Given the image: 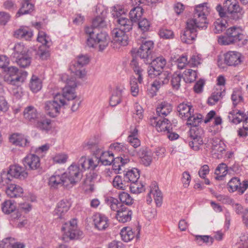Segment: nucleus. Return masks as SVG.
I'll return each mask as SVG.
<instances>
[{
    "mask_svg": "<svg viewBox=\"0 0 248 248\" xmlns=\"http://www.w3.org/2000/svg\"><path fill=\"white\" fill-rule=\"evenodd\" d=\"M209 13V9L206 3L200 4L195 9L193 18L188 19L185 31L181 35L183 42L191 44L197 36V30L205 29L208 22L206 16Z\"/></svg>",
    "mask_w": 248,
    "mask_h": 248,
    "instance_id": "nucleus-1",
    "label": "nucleus"
},
{
    "mask_svg": "<svg viewBox=\"0 0 248 248\" xmlns=\"http://www.w3.org/2000/svg\"><path fill=\"white\" fill-rule=\"evenodd\" d=\"M66 75L62 76V79H66V85L62 89V93L56 94L52 101H48L45 103V107L47 108H59L62 107L67 106L68 101L73 100L76 97L75 94V88L77 83L74 78L67 79Z\"/></svg>",
    "mask_w": 248,
    "mask_h": 248,
    "instance_id": "nucleus-2",
    "label": "nucleus"
},
{
    "mask_svg": "<svg viewBox=\"0 0 248 248\" xmlns=\"http://www.w3.org/2000/svg\"><path fill=\"white\" fill-rule=\"evenodd\" d=\"M218 42L221 45L237 44L241 46L247 44L248 39L247 37L242 33L240 29L233 27L227 30L225 35L218 37Z\"/></svg>",
    "mask_w": 248,
    "mask_h": 248,
    "instance_id": "nucleus-3",
    "label": "nucleus"
},
{
    "mask_svg": "<svg viewBox=\"0 0 248 248\" xmlns=\"http://www.w3.org/2000/svg\"><path fill=\"white\" fill-rule=\"evenodd\" d=\"M216 10L221 17H231L235 20L241 18L244 14L236 0H226L223 3V7L218 5Z\"/></svg>",
    "mask_w": 248,
    "mask_h": 248,
    "instance_id": "nucleus-4",
    "label": "nucleus"
},
{
    "mask_svg": "<svg viewBox=\"0 0 248 248\" xmlns=\"http://www.w3.org/2000/svg\"><path fill=\"white\" fill-rule=\"evenodd\" d=\"M13 57L16 63L21 67L26 68L31 63V58L28 49L21 43H17L14 47Z\"/></svg>",
    "mask_w": 248,
    "mask_h": 248,
    "instance_id": "nucleus-5",
    "label": "nucleus"
},
{
    "mask_svg": "<svg viewBox=\"0 0 248 248\" xmlns=\"http://www.w3.org/2000/svg\"><path fill=\"white\" fill-rule=\"evenodd\" d=\"M130 65L135 74L138 76L137 78L134 76H131L129 81L131 93L133 96L136 97L138 96L139 93V87L137 81L139 84L142 83L144 70L139 66L138 62L135 59L131 61Z\"/></svg>",
    "mask_w": 248,
    "mask_h": 248,
    "instance_id": "nucleus-6",
    "label": "nucleus"
},
{
    "mask_svg": "<svg viewBox=\"0 0 248 248\" xmlns=\"http://www.w3.org/2000/svg\"><path fill=\"white\" fill-rule=\"evenodd\" d=\"M27 76V72L24 71L19 75L18 69L16 67L11 66L8 68L7 74L5 76L4 81L8 83L18 86L19 83L24 82Z\"/></svg>",
    "mask_w": 248,
    "mask_h": 248,
    "instance_id": "nucleus-7",
    "label": "nucleus"
},
{
    "mask_svg": "<svg viewBox=\"0 0 248 248\" xmlns=\"http://www.w3.org/2000/svg\"><path fill=\"white\" fill-rule=\"evenodd\" d=\"M62 231L63 232L64 237L70 239H78L82 235V232L78 228L77 220L75 218L64 224Z\"/></svg>",
    "mask_w": 248,
    "mask_h": 248,
    "instance_id": "nucleus-8",
    "label": "nucleus"
},
{
    "mask_svg": "<svg viewBox=\"0 0 248 248\" xmlns=\"http://www.w3.org/2000/svg\"><path fill=\"white\" fill-rule=\"evenodd\" d=\"M100 141L98 137H94L85 141L82 146L84 149L90 150L94 157H96L97 155H100L102 150V147L100 145Z\"/></svg>",
    "mask_w": 248,
    "mask_h": 248,
    "instance_id": "nucleus-9",
    "label": "nucleus"
},
{
    "mask_svg": "<svg viewBox=\"0 0 248 248\" xmlns=\"http://www.w3.org/2000/svg\"><path fill=\"white\" fill-rule=\"evenodd\" d=\"M154 48V43L152 41H146L143 42L137 51V55L146 63H149L150 61L148 60L151 55Z\"/></svg>",
    "mask_w": 248,
    "mask_h": 248,
    "instance_id": "nucleus-10",
    "label": "nucleus"
},
{
    "mask_svg": "<svg viewBox=\"0 0 248 248\" xmlns=\"http://www.w3.org/2000/svg\"><path fill=\"white\" fill-rule=\"evenodd\" d=\"M228 187L230 192L237 191L239 194H242L248 187V180L244 181L241 183L239 178L233 177L228 182Z\"/></svg>",
    "mask_w": 248,
    "mask_h": 248,
    "instance_id": "nucleus-11",
    "label": "nucleus"
},
{
    "mask_svg": "<svg viewBox=\"0 0 248 248\" xmlns=\"http://www.w3.org/2000/svg\"><path fill=\"white\" fill-rule=\"evenodd\" d=\"M82 176V172L80 169V167L77 164H72L68 169L66 172V178L68 183L73 186L80 181Z\"/></svg>",
    "mask_w": 248,
    "mask_h": 248,
    "instance_id": "nucleus-12",
    "label": "nucleus"
},
{
    "mask_svg": "<svg viewBox=\"0 0 248 248\" xmlns=\"http://www.w3.org/2000/svg\"><path fill=\"white\" fill-rule=\"evenodd\" d=\"M49 185L51 187L55 188L59 186H67L68 182L66 172H62L60 170L56 171L49 178Z\"/></svg>",
    "mask_w": 248,
    "mask_h": 248,
    "instance_id": "nucleus-13",
    "label": "nucleus"
},
{
    "mask_svg": "<svg viewBox=\"0 0 248 248\" xmlns=\"http://www.w3.org/2000/svg\"><path fill=\"white\" fill-rule=\"evenodd\" d=\"M224 57V62L228 66H236L242 62L241 53L237 51H229Z\"/></svg>",
    "mask_w": 248,
    "mask_h": 248,
    "instance_id": "nucleus-14",
    "label": "nucleus"
},
{
    "mask_svg": "<svg viewBox=\"0 0 248 248\" xmlns=\"http://www.w3.org/2000/svg\"><path fill=\"white\" fill-rule=\"evenodd\" d=\"M23 164L26 169L34 170L40 167V158L34 154H29L23 159Z\"/></svg>",
    "mask_w": 248,
    "mask_h": 248,
    "instance_id": "nucleus-15",
    "label": "nucleus"
},
{
    "mask_svg": "<svg viewBox=\"0 0 248 248\" xmlns=\"http://www.w3.org/2000/svg\"><path fill=\"white\" fill-rule=\"evenodd\" d=\"M141 164L145 166H149L152 161L153 153L151 150L146 147L140 148L137 152Z\"/></svg>",
    "mask_w": 248,
    "mask_h": 248,
    "instance_id": "nucleus-16",
    "label": "nucleus"
},
{
    "mask_svg": "<svg viewBox=\"0 0 248 248\" xmlns=\"http://www.w3.org/2000/svg\"><path fill=\"white\" fill-rule=\"evenodd\" d=\"M35 126L41 131L48 132L52 129V121L46 115L41 114L35 123Z\"/></svg>",
    "mask_w": 248,
    "mask_h": 248,
    "instance_id": "nucleus-17",
    "label": "nucleus"
},
{
    "mask_svg": "<svg viewBox=\"0 0 248 248\" xmlns=\"http://www.w3.org/2000/svg\"><path fill=\"white\" fill-rule=\"evenodd\" d=\"M125 32L117 28L114 29L112 31V35L114 43L123 46H126L128 44V37Z\"/></svg>",
    "mask_w": 248,
    "mask_h": 248,
    "instance_id": "nucleus-18",
    "label": "nucleus"
},
{
    "mask_svg": "<svg viewBox=\"0 0 248 248\" xmlns=\"http://www.w3.org/2000/svg\"><path fill=\"white\" fill-rule=\"evenodd\" d=\"M132 215V211L125 205H123L117 211L115 217L119 222L125 223L131 220Z\"/></svg>",
    "mask_w": 248,
    "mask_h": 248,
    "instance_id": "nucleus-19",
    "label": "nucleus"
},
{
    "mask_svg": "<svg viewBox=\"0 0 248 248\" xmlns=\"http://www.w3.org/2000/svg\"><path fill=\"white\" fill-rule=\"evenodd\" d=\"M9 140L13 144L20 147H25L30 146V141L28 138L19 133H14L11 135Z\"/></svg>",
    "mask_w": 248,
    "mask_h": 248,
    "instance_id": "nucleus-20",
    "label": "nucleus"
},
{
    "mask_svg": "<svg viewBox=\"0 0 248 248\" xmlns=\"http://www.w3.org/2000/svg\"><path fill=\"white\" fill-rule=\"evenodd\" d=\"M8 172L11 177L22 180L28 176V173L25 168L18 165L11 166Z\"/></svg>",
    "mask_w": 248,
    "mask_h": 248,
    "instance_id": "nucleus-21",
    "label": "nucleus"
},
{
    "mask_svg": "<svg viewBox=\"0 0 248 248\" xmlns=\"http://www.w3.org/2000/svg\"><path fill=\"white\" fill-rule=\"evenodd\" d=\"M77 165L80 167V169L82 172L87 169L93 170L98 166L94 157L87 159L83 156L80 158Z\"/></svg>",
    "mask_w": 248,
    "mask_h": 248,
    "instance_id": "nucleus-22",
    "label": "nucleus"
},
{
    "mask_svg": "<svg viewBox=\"0 0 248 248\" xmlns=\"http://www.w3.org/2000/svg\"><path fill=\"white\" fill-rule=\"evenodd\" d=\"M156 130L159 132L169 133L172 130V124L168 119H160L158 121H155L154 124Z\"/></svg>",
    "mask_w": 248,
    "mask_h": 248,
    "instance_id": "nucleus-23",
    "label": "nucleus"
},
{
    "mask_svg": "<svg viewBox=\"0 0 248 248\" xmlns=\"http://www.w3.org/2000/svg\"><path fill=\"white\" fill-rule=\"evenodd\" d=\"M14 36L16 38L25 40H30L33 36V32L27 26H20L14 33Z\"/></svg>",
    "mask_w": 248,
    "mask_h": 248,
    "instance_id": "nucleus-24",
    "label": "nucleus"
},
{
    "mask_svg": "<svg viewBox=\"0 0 248 248\" xmlns=\"http://www.w3.org/2000/svg\"><path fill=\"white\" fill-rule=\"evenodd\" d=\"M93 221L95 228L99 231L105 230L109 225L108 217L99 213L93 216Z\"/></svg>",
    "mask_w": 248,
    "mask_h": 248,
    "instance_id": "nucleus-25",
    "label": "nucleus"
},
{
    "mask_svg": "<svg viewBox=\"0 0 248 248\" xmlns=\"http://www.w3.org/2000/svg\"><path fill=\"white\" fill-rule=\"evenodd\" d=\"M170 80L168 71H161L158 78L152 83V86L156 91H158L162 86L169 83Z\"/></svg>",
    "mask_w": 248,
    "mask_h": 248,
    "instance_id": "nucleus-26",
    "label": "nucleus"
},
{
    "mask_svg": "<svg viewBox=\"0 0 248 248\" xmlns=\"http://www.w3.org/2000/svg\"><path fill=\"white\" fill-rule=\"evenodd\" d=\"M96 45L97 46L99 51H103L108 46L109 42V37L105 32H100L95 36Z\"/></svg>",
    "mask_w": 248,
    "mask_h": 248,
    "instance_id": "nucleus-27",
    "label": "nucleus"
},
{
    "mask_svg": "<svg viewBox=\"0 0 248 248\" xmlns=\"http://www.w3.org/2000/svg\"><path fill=\"white\" fill-rule=\"evenodd\" d=\"M113 153H110V152H103L102 150L100 155H97L94 159H96L98 165L101 163L103 165H108L113 162Z\"/></svg>",
    "mask_w": 248,
    "mask_h": 248,
    "instance_id": "nucleus-28",
    "label": "nucleus"
},
{
    "mask_svg": "<svg viewBox=\"0 0 248 248\" xmlns=\"http://www.w3.org/2000/svg\"><path fill=\"white\" fill-rule=\"evenodd\" d=\"M5 192L9 197H20L23 195V189L18 185L11 184L7 186Z\"/></svg>",
    "mask_w": 248,
    "mask_h": 248,
    "instance_id": "nucleus-29",
    "label": "nucleus"
},
{
    "mask_svg": "<svg viewBox=\"0 0 248 248\" xmlns=\"http://www.w3.org/2000/svg\"><path fill=\"white\" fill-rule=\"evenodd\" d=\"M70 207V203L67 201L62 200L59 202L54 213L59 218H62V216L67 212Z\"/></svg>",
    "mask_w": 248,
    "mask_h": 248,
    "instance_id": "nucleus-30",
    "label": "nucleus"
},
{
    "mask_svg": "<svg viewBox=\"0 0 248 248\" xmlns=\"http://www.w3.org/2000/svg\"><path fill=\"white\" fill-rule=\"evenodd\" d=\"M2 248H24L25 245L21 242H16L14 238L7 237L3 239L0 243Z\"/></svg>",
    "mask_w": 248,
    "mask_h": 248,
    "instance_id": "nucleus-31",
    "label": "nucleus"
},
{
    "mask_svg": "<svg viewBox=\"0 0 248 248\" xmlns=\"http://www.w3.org/2000/svg\"><path fill=\"white\" fill-rule=\"evenodd\" d=\"M116 22L118 24L119 30H122L125 32H129L133 28V21L130 18L125 17H121L119 19H117Z\"/></svg>",
    "mask_w": 248,
    "mask_h": 248,
    "instance_id": "nucleus-32",
    "label": "nucleus"
},
{
    "mask_svg": "<svg viewBox=\"0 0 248 248\" xmlns=\"http://www.w3.org/2000/svg\"><path fill=\"white\" fill-rule=\"evenodd\" d=\"M69 69L72 73L79 78H84L87 74V72L84 66L79 65L74 62L70 65Z\"/></svg>",
    "mask_w": 248,
    "mask_h": 248,
    "instance_id": "nucleus-33",
    "label": "nucleus"
},
{
    "mask_svg": "<svg viewBox=\"0 0 248 248\" xmlns=\"http://www.w3.org/2000/svg\"><path fill=\"white\" fill-rule=\"evenodd\" d=\"M246 116L243 112L240 110L232 109L230 113L229 118L232 123L237 124L246 119Z\"/></svg>",
    "mask_w": 248,
    "mask_h": 248,
    "instance_id": "nucleus-34",
    "label": "nucleus"
},
{
    "mask_svg": "<svg viewBox=\"0 0 248 248\" xmlns=\"http://www.w3.org/2000/svg\"><path fill=\"white\" fill-rule=\"evenodd\" d=\"M124 177L128 185L131 182H137L140 178L139 170L137 169L133 168L124 173Z\"/></svg>",
    "mask_w": 248,
    "mask_h": 248,
    "instance_id": "nucleus-35",
    "label": "nucleus"
},
{
    "mask_svg": "<svg viewBox=\"0 0 248 248\" xmlns=\"http://www.w3.org/2000/svg\"><path fill=\"white\" fill-rule=\"evenodd\" d=\"M41 114L37 109H24L23 116L25 119L31 123H36Z\"/></svg>",
    "mask_w": 248,
    "mask_h": 248,
    "instance_id": "nucleus-36",
    "label": "nucleus"
},
{
    "mask_svg": "<svg viewBox=\"0 0 248 248\" xmlns=\"http://www.w3.org/2000/svg\"><path fill=\"white\" fill-rule=\"evenodd\" d=\"M213 119H214V124L215 126L219 125L222 124L221 117L217 115L216 112L213 110H211L206 114L203 122L205 124H208Z\"/></svg>",
    "mask_w": 248,
    "mask_h": 248,
    "instance_id": "nucleus-37",
    "label": "nucleus"
},
{
    "mask_svg": "<svg viewBox=\"0 0 248 248\" xmlns=\"http://www.w3.org/2000/svg\"><path fill=\"white\" fill-rule=\"evenodd\" d=\"M231 99L234 107H241L244 103L242 93L238 89L233 90L231 95Z\"/></svg>",
    "mask_w": 248,
    "mask_h": 248,
    "instance_id": "nucleus-38",
    "label": "nucleus"
},
{
    "mask_svg": "<svg viewBox=\"0 0 248 248\" xmlns=\"http://www.w3.org/2000/svg\"><path fill=\"white\" fill-rule=\"evenodd\" d=\"M224 89L220 88L219 91L217 88V91H214L212 95L208 99V104L210 106L214 105L219 100L225 95Z\"/></svg>",
    "mask_w": 248,
    "mask_h": 248,
    "instance_id": "nucleus-39",
    "label": "nucleus"
},
{
    "mask_svg": "<svg viewBox=\"0 0 248 248\" xmlns=\"http://www.w3.org/2000/svg\"><path fill=\"white\" fill-rule=\"evenodd\" d=\"M120 234L122 240L126 242H128L132 240L135 233L130 227H124L121 231Z\"/></svg>",
    "mask_w": 248,
    "mask_h": 248,
    "instance_id": "nucleus-40",
    "label": "nucleus"
},
{
    "mask_svg": "<svg viewBox=\"0 0 248 248\" xmlns=\"http://www.w3.org/2000/svg\"><path fill=\"white\" fill-rule=\"evenodd\" d=\"M143 10L140 6L133 8L129 12V17L133 22L139 21L141 19Z\"/></svg>",
    "mask_w": 248,
    "mask_h": 248,
    "instance_id": "nucleus-41",
    "label": "nucleus"
},
{
    "mask_svg": "<svg viewBox=\"0 0 248 248\" xmlns=\"http://www.w3.org/2000/svg\"><path fill=\"white\" fill-rule=\"evenodd\" d=\"M112 185L115 188L122 190H125L129 186L128 183L125 181L124 177L123 179L120 175H116L113 178Z\"/></svg>",
    "mask_w": 248,
    "mask_h": 248,
    "instance_id": "nucleus-42",
    "label": "nucleus"
},
{
    "mask_svg": "<svg viewBox=\"0 0 248 248\" xmlns=\"http://www.w3.org/2000/svg\"><path fill=\"white\" fill-rule=\"evenodd\" d=\"M22 3V7L16 14V17H19L21 15L30 13L33 10V5L29 2V0H25Z\"/></svg>",
    "mask_w": 248,
    "mask_h": 248,
    "instance_id": "nucleus-43",
    "label": "nucleus"
},
{
    "mask_svg": "<svg viewBox=\"0 0 248 248\" xmlns=\"http://www.w3.org/2000/svg\"><path fill=\"white\" fill-rule=\"evenodd\" d=\"M37 40L42 44L41 46H46L49 47L52 45L50 37L43 31H39L38 34Z\"/></svg>",
    "mask_w": 248,
    "mask_h": 248,
    "instance_id": "nucleus-44",
    "label": "nucleus"
},
{
    "mask_svg": "<svg viewBox=\"0 0 248 248\" xmlns=\"http://www.w3.org/2000/svg\"><path fill=\"white\" fill-rule=\"evenodd\" d=\"M228 172V167L226 164L222 163L219 164L215 170V173L217 175L216 179L222 180L226 175Z\"/></svg>",
    "mask_w": 248,
    "mask_h": 248,
    "instance_id": "nucleus-45",
    "label": "nucleus"
},
{
    "mask_svg": "<svg viewBox=\"0 0 248 248\" xmlns=\"http://www.w3.org/2000/svg\"><path fill=\"white\" fill-rule=\"evenodd\" d=\"M42 81L35 75H33L30 80V87L33 92H37L42 88Z\"/></svg>",
    "mask_w": 248,
    "mask_h": 248,
    "instance_id": "nucleus-46",
    "label": "nucleus"
},
{
    "mask_svg": "<svg viewBox=\"0 0 248 248\" xmlns=\"http://www.w3.org/2000/svg\"><path fill=\"white\" fill-rule=\"evenodd\" d=\"M16 208V206L15 202L11 200H6L1 204L2 211L6 214L13 212Z\"/></svg>",
    "mask_w": 248,
    "mask_h": 248,
    "instance_id": "nucleus-47",
    "label": "nucleus"
},
{
    "mask_svg": "<svg viewBox=\"0 0 248 248\" xmlns=\"http://www.w3.org/2000/svg\"><path fill=\"white\" fill-rule=\"evenodd\" d=\"M153 195L155 203L158 206H160L162 203V196L161 191L158 189V188L151 189L148 194V197L151 199V195Z\"/></svg>",
    "mask_w": 248,
    "mask_h": 248,
    "instance_id": "nucleus-48",
    "label": "nucleus"
},
{
    "mask_svg": "<svg viewBox=\"0 0 248 248\" xmlns=\"http://www.w3.org/2000/svg\"><path fill=\"white\" fill-rule=\"evenodd\" d=\"M182 76L186 83H191L195 80L197 74L195 71L189 69L184 71Z\"/></svg>",
    "mask_w": 248,
    "mask_h": 248,
    "instance_id": "nucleus-49",
    "label": "nucleus"
},
{
    "mask_svg": "<svg viewBox=\"0 0 248 248\" xmlns=\"http://www.w3.org/2000/svg\"><path fill=\"white\" fill-rule=\"evenodd\" d=\"M106 203L113 211L117 212L120 207L123 206L122 203L120 202L117 199L112 197H108L106 200Z\"/></svg>",
    "mask_w": 248,
    "mask_h": 248,
    "instance_id": "nucleus-50",
    "label": "nucleus"
},
{
    "mask_svg": "<svg viewBox=\"0 0 248 248\" xmlns=\"http://www.w3.org/2000/svg\"><path fill=\"white\" fill-rule=\"evenodd\" d=\"M126 12V11L125 10L122 6L120 5H117L112 7L111 15L117 20V19H119L121 17H124V16Z\"/></svg>",
    "mask_w": 248,
    "mask_h": 248,
    "instance_id": "nucleus-51",
    "label": "nucleus"
},
{
    "mask_svg": "<svg viewBox=\"0 0 248 248\" xmlns=\"http://www.w3.org/2000/svg\"><path fill=\"white\" fill-rule=\"evenodd\" d=\"M204 134V131L201 127L195 126L190 128L189 131V136L190 138L202 139Z\"/></svg>",
    "mask_w": 248,
    "mask_h": 248,
    "instance_id": "nucleus-52",
    "label": "nucleus"
},
{
    "mask_svg": "<svg viewBox=\"0 0 248 248\" xmlns=\"http://www.w3.org/2000/svg\"><path fill=\"white\" fill-rule=\"evenodd\" d=\"M128 186L131 192L138 194L144 191V186L141 183L137 182H131Z\"/></svg>",
    "mask_w": 248,
    "mask_h": 248,
    "instance_id": "nucleus-53",
    "label": "nucleus"
},
{
    "mask_svg": "<svg viewBox=\"0 0 248 248\" xmlns=\"http://www.w3.org/2000/svg\"><path fill=\"white\" fill-rule=\"evenodd\" d=\"M183 76L180 74L174 73L170 80L171 85L174 90H178L181 86V78Z\"/></svg>",
    "mask_w": 248,
    "mask_h": 248,
    "instance_id": "nucleus-54",
    "label": "nucleus"
},
{
    "mask_svg": "<svg viewBox=\"0 0 248 248\" xmlns=\"http://www.w3.org/2000/svg\"><path fill=\"white\" fill-rule=\"evenodd\" d=\"M203 120V116L201 114H197L196 116L191 115L187 121V124L192 125L193 127L198 126V125Z\"/></svg>",
    "mask_w": 248,
    "mask_h": 248,
    "instance_id": "nucleus-55",
    "label": "nucleus"
},
{
    "mask_svg": "<svg viewBox=\"0 0 248 248\" xmlns=\"http://www.w3.org/2000/svg\"><path fill=\"white\" fill-rule=\"evenodd\" d=\"M119 196L121 203H125L127 205L133 204L134 200L128 193L125 192H122L119 194Z\"/></svg>",
    "mask_w": 248,
    "mask_h": 248,
    "instance_id": "nucleus-56",
    "label": "nucleus"
},
{
    "mask_svg": "<svg viewBox=\"0 0 248 248\" xmlns=\"http://www.w3.org/2000/svg\"><path fill=\"white\" fill-rule=\"evenodd\" d=\"M227 22L226 20L224 21L223 19H218L214 22V31L216 33H219L225 30L227 28Z\"/></svg>",
    "mask_w": 248,
    "mask_h": 248,
    "instance_id": "nucleus-57",
    "label": "nucleus"
},
{
    "mask_svg": "<svg viewBox=\"0 0 248 248\" xmlns=\"http://www.w3.org/2000/svg\"><path fill=\"white\" fill-rule=\"evenodd\" d=\"M152 64L162 71V69L166 64V60L162 56L158 57L152 61Z\"/></svg>",
    "mask_w": 248,
    "mask_h": 248,
    "instance_id": "nucleus-58",
    "label": "nucleus"
},
{
    "mask_svg": "<svg viewBox=\"0 0 248 248\" xmlns=\"http://www.w3.org/2000/svg\"><path fill=\"white\" fill-rule=\"evenodd\" d=\"M191 141L189 142V146L194 151H198L201 145L203 143L202 139L190 138Z\"/></svg>",
    "mask_w": 248,
    "mask_h": 248,
    "instance_id": "nucleus-59",
    "label": "nucleus"
},
{
    "mask_svg": "<svg viewBox=\"0 0 248 248\" xmlns=\"http://www.w3.org/2000/svg\"><path fill=\"white\" fill-rule=\"evenodd\" d=\"M49 47L40 46L37 52V55L42 60H46L49 56Z\"/></svg>",
    "mask_w": 248,
    "mask_h": 248,
    "instance_id": "nucleus-60",
    "label": "nucleus"
},
{
    "mask_svg": "<svg viewBox=\"0 0 248 248\" xmlns=\"http://www.w3.org/2000/svg\"><path fill=\"white\" fill-rule=\"evenodd\" d=\"M195 239L199 245H202V243H208L210 242L211 244L213 242L214 238L208 235H196Z\"/></svg>",
    "mask_w": 248,
    "mask_h": 248,
    "instance_id": "nucleus-61",
    "label": "nucleus"
},
{
    "mask_svg": "<svg viewBox=\"0 0 248 248\" xmlns=\"http://www.w3.org/2000/svg\"><path fill=\"white\" fill-rule=\"evenodd\" d=\"M11 176L8 171H3L0 175V185L4 186L9 185L11 182Z\"/></svg>",
    "mask_w": 248,
    "mask_h": 248,
    "instance_id": "nucleus-62",
    "label": "nucleus"
},
{
    "mask_svg": "<svg viewBox=\"0 0 248 248\" xmlns=\"http://www.w3.org/2000/svg\"><path fill=\"white\" fill-rule=\"evenodd\" d=\"M92 24L93 26L96 28H103L106 26V22L105 19L100 16L96 17L93 20Z\"/></svg>",
    "mask_w": 248,
    "mask_h": 248,
    "instance_id": "nucleus-63",
    "label": "nucleus"
},
{
    "mask_svg": "<svg viewBox=\"0 0 248 248\" xmlns=\"http://www.w3.org/2000/svg\"><path fill=\"white\" fill-rule=\"evenodd\" d=\"M129 161L128 158H123L122 156H118L114 158L113 157V162L112 164L115 167H118L119 169L121 166H123L124 164H126Z\"/></svg>",
    "mask_w": 248,
    "mask_h": 248,
    "instance_id": "nucleus-64",
    "label": "nucleus"
}]
</instances>
